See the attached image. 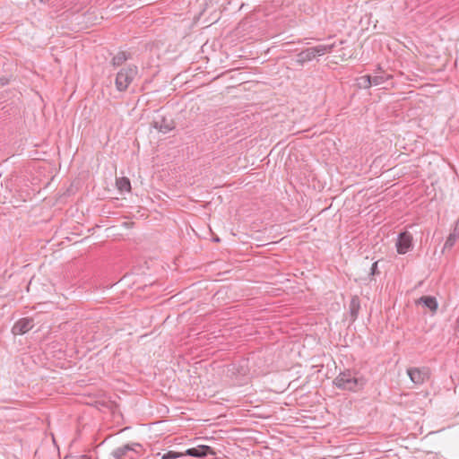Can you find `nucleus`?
I'll list each match as a JSON object with an SVG mask.
<instances>
[{"mask_svg": "<svg viewBox=\"0 0 459 459\" xmlns=\"http://www.w3.org/2000/svg\"><path fill=\"white\" fill-rule=\"evenodd\" d=\"M459 239V221H457L454 226V229L446 238V240L444 244L442 252L444 253L447 249H451Z\"/></svg>", "mask_w": 459, "mask_h": 459, "instance_id": "9d476101", "label": "nucleus"}, {"mask_svg": "<svg viewBox=\"0 0 459 459\" xmlns=\"http://www.w3.org/2000/svg\"><path fill=\"white\" fill-rule=\"evenodd\" d=\"M39 1L44 4H52L54 2V0H39Z\"/></svg>", "mask_w": 459, "mask_h": 459, "instance_id": "aec40b11", "label": "nucleus"}, {"mask_svg": "<svg viewBox=\"0 0 459 459\" xmlns=\"http://www.w3.org/2000/svg\"><path fill=\"white\" fill-rule=\"evenodd\" d=\"M379 273H380V272L378 270V261H377V262L373 263L370 267V275L375 276V275H378Z\"/></svg>", "mask_w": 459, "mask_h": 459, "instance_id": "f3484780", "label": "nucleus"}, {"mask_svg": "<svg viewBox=\"0 0 459 459\" xmlns=\"http://www.w3.org/2000/svg\"><path fill=\"white\" fill-rule=\"evenodd\" d=\"M65 459H90L88 456L83 455L81 458L74 457V456H66Z\"/></svg>", "mask_w": 459, "mask_h": 459, "instance_id": "6ab92c4d", "label": "nucleus"}, {"mask_svg": "<svg viewBox=\"0 0 459 459\" xmlns=\"http://www.w3.org/2000/svg\"><path fill=\"white\" fill-rule=\"evenodd\" d=\"M457 324L459 325V317L457 318Z\"/></svg>", "mask_w": 459, "mask_h": 459, "instance_id": "412c9836", "label": "nucleus"}, {"mask_svg": "<svg viewBox=\"0 0 459 459\" xmlns=\"http://www.w3.org/2000/svg\"><path fill=\"white\" fill-rule=\"evenodd\" d=\"M334 45H317L300 51L295 59V63L303 66L307 62L312 61L316 56H323L333 51Z\"/></svg>", "mask_w": 459, "mask_h": 459, "instance_id": "7ed1b4c3", "label": "nucleus"}, {"mask_svg": "<svg viewBox=\"0 0 459 459\" xmlns=\"http://www.w3.org/2000/svg\"><path fill=\"white\" fill-rule=\"evenodd\" d=\"M215 455L213 449L206 445H200L195 447H191L186 450L185 455L191 457L203 458L207 455Z\"/></svg>", "mask_w": 459, "mask_h": 459, "instance_id": "6e6552de", "label": "nucleus"}, {"mask_svg": "<svg viewBox=\"0 0 459 459\" xmlns=\"http://www.w3.org/2000/svg\"><path fill=\"white\" fill-rule=\"evenodd\" d=\"M359 309H360L359 298L357 295L352 296L351 299V301H350V305H349V311H350V316H351V322H355L356 319L358 318Z\"/></svg>", "mask_w": 459, "mask_h": 459, "instance_id": "9b49d317", "label": "nucleus"}, {"mask_svg": "<svg viewBox=\"0 0 459 459\" xmlns=\"http://www.w3.org/2000/svg\"><path fill=\"white\" fill-rule=\"evenodd\" d=\"M417 305H421L422 307L429 309L432 314H435L438 307V303L437 299L433 296H422L417 301Z\"/></svg>", "mask_w": 459, "mask_h": 459, "instance_id": "1a4fd4ad", "label": "nucleus"}, {"mask_svg": "<svg viewBox=\"0 0 459 459\" xmlns=\"http://www.w3.org/2000/svg\"><path fill=\"white\" fill-rule=\"evenodd\" d=\"M411 380L415 384H421L425 380L426 373L417 368H411L407 370Z\"/></svg>", "mask_w": 459, "mask_h": 459, "instance_id": "f8f14e48", "label": "nucleus"}, {"mask_svg": "<svg viewBox=\"0 0 459 459\" xmlns=\"http://www.w3.org/2000/svg\"><path fill=\"white\" fill-rule=\"evenodd\" d=\"M116 185H117V189L120 192H126V193L131 192V182H130L129 178H127L126 177L117 178Z\"/></svg>", "mask_w": 459, "mask_h": 459, "instance_id": "ddd939ff", "label": "nucleus"}, {"mask_svg": "<svg viewBox=\"0 0 459 459\" xmlns=\"http://www.w3.org/2000/svg\"><path fill=\"white\" fill-rule=\"evenodd\" d=\"M138 74V67L134 65L122 66L116 74L115 86L120 91H126Z\"/></svg>", "mask_w": 459, "mask_h": 459, "instance_id": "f03ea898", "label": "nucleus"}, {"mask_svg": "<svg viewBox=\"0 0 459 459\" xmlns=\"http://www.w3.org/2000/svg\"><path fill=\"white\" fill-rule=\"evenodd\" d=\"M185 455V453L169 451L161 455V459H178Z\"/></svg>", "mask_w": 459, "mask_h": 459, "instance_id": "dca6fc26", "label": "nucleus"}, {"mask_svg": "<svg viewBox=\"0 0 459 459\" xmlns=\"http://www.w3.org/2000/svg\"><path fill=\"white\" fill-rule=\"evenodd\" d=\"M370 78V75H365V76H362L360 77V86L367 89V88H369L371 87L372 85H368V80L367 79H369Z\"/></svg>", "mask_w": 459, "mask_h": 459, "instance_id": "a211bd4d", "label": "nucleus"}, {"mask_svg": "<svg viewBox=\"0 0 459 459\" xmlns=\"http://www.w3.org/2000/svg\"><path fill=\"white\" fill-rule=\"evenodd\" d=\"M387 78L385 75H370L368 80V85H379L383 83Z\"/></svg>", "mask_w": 459, "mask_h": 459, "instance_id": "2eb2a0df", "label": "nucleus"}, {"mask_svg": "<svg viewBox=\"0 0 459 459\" xmlns=\"http://www.w3.org/2000/svg\"><path fill=\"white\" fill-rule=\"evenodd\" d=\"M152 126L159 132L167 134L175 128L176 124L170 117L158 116L152 121Z\"/></svg>", "mask_w": 459, "mask_h": 459, "instance_id": "423d86ee", "label": "nucleus"}, {"mask_svg": "<svg viewBox=\"0 0 459 459\" xmlns=\"http://www.w3.org/2000/svg\"><path fill=\"white\" fill-rule=\"evenodd\" d=\"M34 326V320L30 317H23L19 319L13 325L12 333L14 335H22L28 333Z\"/></svg>", "mask_w": 459, "mask_h": 459, "instance_id": "0eeeda50", "label": "nucleus"}, {"mask_svg": "<svg viewBox=\"0 0 459 459\" xmlns=\"http://www.w3.org/2000/svg\"><path fill=\"white\" fill-rule=\"evenodd\" d=\"M395 247L397 253L400 255H404L409 252L413 247L412 235L407 230L400 232Z\"/></svg>", "mask_w": 459, "mask_h": 459, "instance_id": "39448f33", "label": "nucleus"}, {"mask_svg": "<svg viewBox=\"0 0 459 459\" xmlns=\"http://www.w3.org/2000/svg\"><path fill=\"white\" fill-rule=\"evenodd\" d=\"M366 379L356 371L346 369L341 372L333 380V385L341 390L359 392L366 385Z\"/></svg>", "mask_w": 459, "mask_h": 459, "instance_id": "f257e3e1", "label": "nucleus"}, {"mask_svg": "<svg viewBox=\"0 0 459 459\" xmlns=\"http://www.w3.org/2000/svg\"><path fill=\"white\" fill-rule=\"evenodd\" d=\"M129 58V55H127L124 51L118 52L116 56H113L111 60V64L115 67L122 66L123 64Z\"/></svg>", "mask_w": 459, "mask_h": 459, "instance_id": "4468645a", "label": "nucleus"}, {"mask_svg": "<svg viewBox=\"0 0 459 459\" xmlns=\"http://www.w3.org/2000/svg\"><path fill=\"white\" fill-rule=\"evenodd\" d=\"M142 447L139 443L126 444L113 450L112 455L115 459H137Z\"/></svg>", "mask_w": 459, "mask_h": 459, "instance_id": "20e7f679", "label": "nucleus"}]
</instances>
